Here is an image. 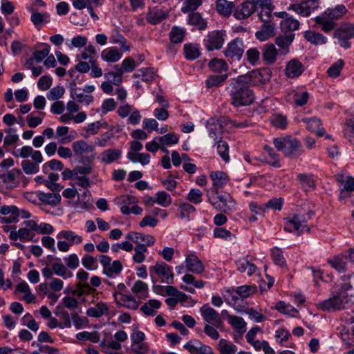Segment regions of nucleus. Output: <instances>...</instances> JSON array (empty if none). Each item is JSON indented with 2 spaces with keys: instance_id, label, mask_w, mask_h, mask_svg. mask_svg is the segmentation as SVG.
<instances>
[{
  "instance_id": "nucleus-1",
  "label": "nucleus",
  "mask_w": 354,
  "mask_h": 354,
  "mask_svg": "<svg viewBox=\"0 0 354 354\" xmlns=\"http://www.w3.org/2000/svg\"><path fill=\"white\" fill-rule=\"evenodd\" d=\"M249 82V77L244 75L232 80L230 94L232 104L234 106H248L254 102V95L250 88Z\"/></svg>"
},
{
  "instance_id": "nucleus-2",
  "label": "nucleus",
  "mask_w": 354,
  "mask_h": 354,
  "mask_svg": "<svg viewBox=\"0 0 354 354\" xmlns=\"http://www.w3.org/2000/svg\"><path fill=\"white\" fill-rule=\"evenodd\" d=\"M274 145L279 151H282L288 157L297 158L302 153L299 142L290 137L275 138Z\"/></svg>"
},
{
  "instance_id": "nucleus-3",
  "label": "nucleus",
  "mask_w": 354,
  "mask_h": 354,
  "mask_svg": "<svg viewBox=\"0 0 354 354\" xmlns=\"http://www.w3.org/2000/svg\"><path fill=\"white\" fill-rule=\"evenodd\" d=\"M149 273L153 283H156L158 279L162 283L171 284L174 283V274L170 266L164 262H156L153 266L149 267Z\"/></svg>"
},
{
  "instance_id": "nucleus-4",
  "label": "nucleus",
  "mask_w": 354,
  "mask_h": 354,
  "mask_svg": "<svg viewBox=\"0 0 354 354\" xmlns=\"http://www.w3.org/2000/svg\"><path fill=\"white\" fill-rule=\"evenodd\" d=\"M314 215L313 211H309L306 215L297 214L292 217L286 218V222L284 226V230L291 232L292 231H297L299 234L302 232H309L310 228L307 225V221L310 220Z\"/></svg>"
},
{
  "instance_id": "nucleus-5",
  "label": "nucleus",
  "mask_w": 354,
  "mask_h": 354,
  "mask_svg": "<svg viewBox=\"0 0 354 354\" xmlns=\"http://www.w3.org/2000/svg\"><path fill=\"white\" fill-rule=\"evenodd\" d=\"M299 24H281V34L276 38L275 43L279 47L286 50L283 54H286L288 52V47L295 37L292 31L298 29Z\"/></svg>"
},
{
  "instance_id": "nucleus-6",
  "label": "nucleus",
  "mask_w": 354,
  "mask_h": 354,
  "mask_svg": "<svg viewBox=\"0 0 354 354\" xmlns=\"http://www.w3.org/2000/svg\"><path fill=\"white\" fill-rule=\"evenodd\" d=\"M342 281L344 283H340L337 284L336 283L337 287H340V292H337L335 295H333V310H341L345 308V305L347 304L350 298L348 295L346 293V291L351 288V285L348 282L349 276L343 275L341 277Z\"/></svg>"
},
{
  "instance_id": "nucleus-7",
  "label": "nucleus",
  "mask_w": 354,
  "mask_h": 354,
  "mask_svg": "<svg viewBox=\"0 0 354 354\" xmlns=\"http://www.w3.org/2000/svg\"><path fill=\"white\" fill-rule=\"evenodd\" d=\"M138 201L133 196H122L117 199V203L120 205V211L124 215L134 214L140 215L142 209L137 205Z\"/></svg>"
},
{
  "instance_id": "nucleus-8",
  "label": "nucleus",
  "mask_w": 354,
  "mask_h": 354,
  "mask_svg": "<svg viewBox=\"0 0 354 354\" xmlns=\"http://www.w3.org/2000/svg\"><path fill=\"white\" fill-rule=\"evenodd\" d=\"M98 259L103 267V274L107 277H112L118 275L121 272L122 265L119 260L111 262V257L104 254L100 255Z\"/></svg>"
},
{
  "instance_id": "nucleus-9",
  "label": "nucleus",
  "mask_w": 354,
  "mask_h": 354,
  "mask_svg": "<svg viewBox=\"0 0 354 354\" xmlns=\"http://www.w3.org/2000/svg\"><path fill=\"white\" fill-rule=\"evenodd\" d=\"M207 196L209 203L221 212L230 213L235 209L236 202L229 194L225 193L218 196L216 201H212L209 196Z\"/></svg>"
},
{
  "instance_id": "nucleus-10",
  "label": "nucleus",
  "mask_w": 354,
  "mask_h": 354,
  "mask_svg": "<svg viewBox=\"0 0 354 354\" xmlns=\"http://www.w3.org/2000/svg\"><path fill=\"white\" fill-rule=\"evenodd\" d=\"M200 313L205 324H212L216 328L223 326V321L221 315L209 304H204L201 307Z\"/></svg>"
},
{
  "instance_id": "nucleus-11",
  "label": "nucleus",
  "mask_w": 354,
  "mask_h": 354,
  "mask_svg": "<svg viewBox=\"0 0 354 354\" xmlns=\"http://www.w3.org/2000/svg\"><path fill=\"white\" fill-rule=\"evenodd\" d=\"M335 37L339 40L341 46L345 48H349L351 44L348 40L354 37V24H343L341 27L336 29Z\"/></svg>"
},
{
  "instance_id": "nucleus-12",
  "label": "nucleus",
  "mask_w": 354,
  "mask_h": 354,
  "mask_svg": "<svg viewBox=\"0 0 354 354\" xmlns=\"http://www.w3.org/2000/svg\"><path fill=\"white\" fill-rule=\"evenodd\" d=\"M225 30H214L209 32L205 39V46L209 51L220 49L224 43Z\"/></svg>"
},
{
  "instance_id": "nucleus-13",
  "label": "nucleus",
  "mask_w": 354,
  "mask_h": 354,
  "mask_svg": "<svg viewBox=\"0 0 354 354\" xmlns=\"http://www.w3.org/2000/svg\"><path fill=\"white\" fill-rule=\"evenodd\" d=\"M243 52V41L236 38L227 44L223 53L225 56L227 58L239 60L242 57Z\"/></svg>"
},
{
  "instance_id": "nucleus-14",
  "label": "nucleus",
  "mask_w": 354,
  "mask_h": 354,
  "mask_svg": "<svg viewBox=\"0 0 354 354\" xmlns=\"http://www.w3.org/2000/svg\"><path fill=\"white\" fill-rule=\"evenodd\" d=\"M318 6L319 0H305L300 3L290 5L288 9L301 16L308 17Z\"/></svg>"
},
{
  "instance_id": "nucleus-15",
  "label": "nucleus",
  "mask_w": 354,
  "mask_h": 354,
  "mask_svg": "<svg viewBox=\"0 0 354 354\" xmlns=\"http://www.w3.org/2000/svg\"><path fill=\"white\" fill-rule=\"evenodd\" d=\"M170 9L162 7H154L149 10L147 15L148 22H160L171 19Z\"/></svg>"
},
{
  "instance_id": "nucleus-16",
  "label": "nucleus",
  "mask_w": 354,
  "mask_h": 354,
  "mask_svg": "<svg viewBox=\"0 0 354 354\" xmlns=\"http://www.w3.org/2000/svg\"><path fill=\"white\" fill-rule=\"evenodd\" d=\"M301 121L306 124V129L311 133H315L318 137L325 136L326 139H330V135L325 133L324 129L319 118H303Z\"/></svg>"
},
{
  "instance_id": "nucleus-17",
  "label": "nucleus",
  "mask_w": 354,
  "mask_h": 354,
  "mask_svg": "<svg viewBox=\"0 0 354 354\" xmlns=\"http://www.w3.org/2000/svg\"><path fill=\"white\" fill-rule=\"evenodd\" d=\"M72 149L77 156H85L84 153H91L90 155H95V147L93 145H88L85 140H80L73 142L72 144Z\"/></svg>"
},
{
  "instance_id": "nucleus-18",
  "label": "nucleus",
  "mask_w": 354,
  "mask_h": 354,
  "mask_svg": "<svg viewBox=\"0 0 354 354\" xmlns=\"http://www.w3.org/2000/svg\"><path fill=\"white\" fill-rule=\"evenodd\" d=\"M254 11V5L250 1H247L242 3L234 10V16L238 20H244L253 14Z\"/></svg>"
},
{
  "instance_id": "nucleus-19",
  "label": "nucleus",
  "mask_w": 354,
  "mask_h": 354,
  "mask_svg": "<svg viewBox=\"0 0 354 354\" xmlns=\"http://www.w3.org/2000/svg\"><path fill=\"white\" fill-rule=\"evenodd\" d=\"M95 155H88L82 156V158L80 159V161L84 165L75 167L74 169L75 174H81L85 176L91 174L93 171L92 165L95 159Z\"/></svg>"
},
{
  "instance_id": "nucleus-20",
  "label": "nucleus",
  "mask_w": 354,
  "mask_h": 354,
  "mask_svg": "<svg viewBox=\"0 0 354 354\" xmlns=\"http://www.w3.org/2000/svg\"><path fill=\"white\" fill-rule=\"evenodd\" d=\"M122 151L118 149H109L102 151L98 157L101 163L110 165L121 158Z\"/></svg>"
},
{
  "instance_id": "nucleus-21",
  "label": "nucleus",
  "mask_w": 354,
  "mask_h": 354,
  "mask_svg": "<svg viewBox=\"0 0 354 354\" xmlns=\"http://www.w3.org/2000/svg\"><path fill=\"white\" fill-rule=\"evenodd\" d=\"M304 71L302 64L297 59L289 61L285 68V74L289 78H295L301 75Z\"/></svg>"
},
{
  "instance_id": "nucleus-22",
  "label": "nucleus",
  "mask_w": 354,
  "mask_h": 354,
  "mask_svg": "<svg viewBox=\"0 0 354 354\" xmlns=\"http://www.w3.org/2000/svg\"><path fill=\"white\" fill-rule=\"evenodd\" d=\"M278 55V50L273 44H267L262 48V58L266 65L273 64Z\"/></svg>"
},
{
  "instance_id": "nucleus-23",
  "label": "nucleus",
  "mask_w": 354,
  "mask_h": 354,
  "mask_svg": "<svg viewBox=\"0 0 354 354\" xmlns=\"http://www.w3.org/2000/svg\"><path fill=\"white\" fill-rule=\"evenodd\" d=\"M287 101L290 103H294L297 106H301L307 103L309 94L307 91H298L295 90L290 91L287 95Z\"/></svg>"
},
{
  "instance_id": "nucleus-24",
  "label": "nucleus",
  "mask_w": 354,
  "mask_h": 354,
  "mask_svg": "<svg viewBox=\"0 0 354 354\" xmlns=\"http://www.w3.org/2000/svg\"><path fill=\"white\" fill-rule=\"evenodd\" d=\"M185 262L187 270L192 272L201 274L205 270L203 263L195 254H192L187 256Z\"/></svg>"
},
{
  "instance_id": "nucleus-25",
  "label": "nucleus",
  "mask_w": 354,
  "mask_h": 354,
  "mask_svg": "<svg viewBox=\"0 0 354 354\" xmlns=\"http://www.w3.org/2000/svg\"><path fill=\"white\" fill-rule=\"evenodd\" d=\"M276 34V28L274 24H263L259 30L256 32L255 36L257 39L264 41L272 37Z\"/></svg>"
},
{
  "instance_id": "nucleus-26",
  "label": "nucleus",
  "mask_w": 354,
  "mask_h": 354,
  "mask_svg": "<svg viewBox=\"0 0 354 354\" xmlns=\"http://www.w3.org/2000/svg\"><path fill=\"white\" fill-rule=\"evenodd\" d=\"M210 178L213 181L212 192L215 194L218 193V189L224 187L228 180L227 174L221 171H212Z\"/></svg>"
},
{
  "instance_id": "nucleus-27",
  "label": "nucleus",
  "mask_w": 354,
  "mask_h": 354,
  "mask_svg": "<svg viewBox=\"0 0 354 354\" xmlns=\"http://www.w3.org/2000/svg\"><path fill=\"white\" fill-rule=\"evenodd\" d=\"M70 88L71 97L73 100L87 105L93 101V97L91 95H85L82 93L77 92L75 79L70 84Z\"/></svg>"
},
{
  "instance_id": "nucleus-28",
  "label": "nucleus",
  "mask_w": 354,
  "mask_h": 354,
  "mask_svg": "<svg viewBox=\"0 0 354 354\" xmlns=\"http://www.w3.org/2000/svg\"><path fill=\"white\" fill-rule=\"evenodd\" d=\"M227 321L240 335H242L246 331L247 324L242 317L227 315Z\"/></svg>"
},
{
  "instance_id": "nucleus-29",
  "label": "nucleus",
  "mask_w": 354,
  "mask_h": 354,
  "mask_svg": "<svg viewBox=\"0 0 354 354\" xmlns=\"http://www.w3.org/2000/svg\"><path fill=\"white\" fill-rule=\"evenodd\" d=\"M234 8V4L227 0H217L216 2V10L221 15L227 17L230 16Z\"/></svg>"
},
{
  "instance_id": "nucleus-30",
  "label": "nucleus",
  "mask_w": 354,
  "mask_h": 354,
  "mask_svg": "<svg viewBox=\"0 0 354 354\" xmlns=\"http://www.w3.org/2000/svg\"><path fill=\"white\" fill-rule=\"evenodd\" d=\"M21 174V171L18 169L10 170L4 174H0V178L2 181L11 187H15L17 185L18 183L16 180V177Z\"/></svg>"
},
{
  "instance_id": "nucleus-31",
  "label": "nucleus",
  "mask_w": 354,
  "mask_h": 354,
  "mask_svg": "<svg viewBox=\"0 0 354 354\" xmlns=\"http://www.w3.org/2000/svg\"><path fill=\"white\" fill-rule=\"evenodd\" d=\"M161 306V302L157 299H150L140 308V310L147 316H154L156 310Z\"/></svg>"
},
{
  "instance_id": "nucleus-32",
  "label": "nucleus",
  "mask_w": 354,
  "mask_h": 354,
  "mask_svg": "<svg viewBox=\"0 0 354 354\" xmlns=\"http://www.w3.org/2000/svg\"><path fill=\"white\" fill-rule=\"evenodd\" d=\"M122 53L117 48H108L102 50V59L106 62H116L121 59Z\"/></svg>"
},
{
  "instance_id": "nucleus-33",
  "label": "nucleus",
  "mask_w": 354,
  "mask_h": 354,
  "mask_svg": "<svg viewBox=\"0 0 354 354\" xmlns=\"http://www.w3.org/2000/svg\"><path fill=\"white\" fill-rule=\"evenodd\" d=\"M148 290L147 284L140 280H137L131 288L132 292L136 294L138 299H142L148 297Z\"/></svg>"
},
{
  "instance_id": "nucleus-34",
  "label": "nucleus",
  "mask_w": 354,
  "mask_h": 354,
  "mask_svg": "<svg viewBox=\"0 0 354 354\" xmlns=\"http://www.w3.org/2000/svg\"><path fill=\"white\" fill-rule=\"evenodd\" d=\"M57 237L67 240L71 245L80 244L83 241L82 236L71 230H62L57 234Z\"/></svg>"
},
{
  "instance_id": "nucleus-35",
  "label": "nucleus",
  "mask_w": 354,
  "mask_h": 354,
  "mask_svg": "<svg viewBox=\"0 0 354 354\" xmlns=\"http://www.w3.org/2000/svg\"><path fill=\"white\" fill-rule=\"evenodd\" d=\"M209 68L214 73H222L228 70V66L225 60L222 59L214 58L208 64Z\"/></svg>"
},
{
  "instance_id": "nucleus-36",
  "label": "nucleus",
  "mask_w": 354,
  "mask_h": 354,
  "mask_svg": "<svg viewBox=\"0 0 354 354\" xmlns=\"http://www.w3.org/2000/svg\"><path fill=\"white\" fill-rule=\"evenodd\" d=\"M236 266L241 272H246L248 275L253 274L257 270V266L251 263L248 259H243L236 261Z\"/></svg>"
},
{
  "instance_id": "nucleus-37",
  "label": "nucleus",
  "mask_w": 354,
  "mask_h": 354,
  "mask_svg": "<svg viewBox=\"0 0 354 354\" xmlns=\"http://www.w3.org/2000/svg\"><path fill=\"white\" fill-rule=\"evenodd\" d=\"M186 30L178 26H174L169 32V40L172 44L183 42L185 36Z\"/></svg>"
},
{
  "instance_id": "nucleus-38",
  "label": "nucleus",
  "mask_w": 354,
  "mask_h": 354,
  "mask_svg": "<svg viewBox=\"0 0 354 354\" xmlns=\"http://www.w3.org/2000/svg\"><path fill=\"white\" fill-rule=\"evenodd\" d=\"M108 311L107 306L102 302H100L94 307L89 308L86 310V315L92 317H100Z\"/></svg>"
},
{
  "instance_id": "nucleus-39",
  "label": "nucleus",
  "mask_w": 354,
  "mask_h": 354,
  "mask_svg": "<svg viewBox=\"0 0 354 354\" xmlns=\"http://www.w3.org/2000/svg\"><path fill=\"white\" fill-rule=\"evenodd\" d=\"M39 198L42 202L54 205L59 204L61 201V196L59 192L40 193Z\"/></svg>"
},
{
  "instance_id": "nucleus-40",
  "label": "nucleus",
  "mask_w": 354,
  "mask_h": 354,
  "mask_svg": "<svg viewBox=\"0 0 354 354\" xmlns=\"http://www.w3.org/2000/svg\"><path fill=\"white\" fill-rule=\"evenodd\" d=\"M52 268L56 275L62 277L64 279H66L73 276V273L62 263H53L52 264Z\"/></svg>"
},
{
  "instance_id": "nucleus-41",
  "label": "nucleus",
  "mask_w": 354,
  "mask_h": 354,
  "mask_svg": "<svg viewBox=\"0 0 354 354\" xmlns=\"http://www.w3.org/2000/svg\"><path fill=\"white\" fill-rule=\"evenodd\" d=\"M344 133L350 141L354 140V115H351L346 119L344 127Z\"/></svg>"
},
{
  "instance_id": "nucleus-42",
  "label": "nucleus",
  "mask_w": 354,
  "mask_h": 354,
  "mask_svg": "<svg viewBox=\"0 0 354 354\" xmlns=\"http://www.w3.org/2000/svg\"><path fill=\"white\" fill-rule=\"evenodd\" d=\"M237 347L232 343L225 339H220L218 342V350L221 354H234Z\"/></svg>"
},
{
  "instance_id": "nucleus-43",
  "label": "nucleus",
  "mask_w": 354,
  "mask_h": 354,
  "mask_svg": "<svg viewBox=\"0 0 354 354\" xmlns=\"http://www.w3.org/2000/svg\"><path fill=\"white\" fill-rule=\"evenodd\" d=\"M304 37L308 41L315 45L323 44L326 43V38L321 34L314 31L308 30L305 32Z\"/></svg>"
},
{
  "instance_id": "nucleus-44",
  "label": "nucleus",
  "mask_w": 354,
  "mask_h": 354,
  "mask_svg": "<svg viewBox=\"0 0 354 354\" xmlns=\"http://www.w3.org/2000/svg\"><path fill=\"white\" fill-rule=\"evenodd\" d=\"M95 289L92 288L88 283H78L76 285V289L72 291V295L76 297H82L84 295L90 294Z\"/></svg>"
},
{
  "instance_id": "nucleus-45",
  "label": "nucleus",
  "mask_w": 354,
  "mask_h": 354,
  "mask_svg": "<svg viewBox=\"0 0 354 354\" xmlns=\"http://www.w3.org/2000/svg\"><path fill=\"white\" fill-rule=\"evenodd\" d=\"M184 53L186 59L190 60L196 59L200 56L198 48L193 44H185Z\"/></svg>"
},
{
  "instance_id": "nucleus-46",
  "label": "nucleus",
  "mask_w": 354,
  "mask_h": 354,
  "mask_svg": "<svg viewBox=\"0 0 354 354\" xmlns=\"http://www.w3.org/2000/svg\"><path fill=\"white\" fill-rule=\"evenodd\" d=\"M155 195L156 203L162 207H167L172 203L170 195L165 192H158Z\"/></svg>"
},
{
  "instance_id": "nucleus-47",
  "label": "nucleus",
  "mask_w": 354,
  "mask_h": 354,
  "mask_svg": "<svg viewBox=\"0 0 354 354\" xmlns=\"http://www.w3.org/2000/svg\"><path fill=\"white\" fill-rule=\"evenodd\" d=\"M6 136L4 138V145L11 146L15 144L19 140V136L16 133V130L13 128H8L5 129Z\"/></svg>"
},
{
  "instance_id": "nucleus-48",
  "label": "nucleus",
  "mask_w": 354,
  "mask_h": 354,
  "mask_svg": "<svg viewBox=\"0 0 354 354\" xmlns=\"http://www.w3.org/2000/svg\"><path fill=\"white\" fill-rule=\"evenodd\" d=\"M297 178L300 181V183L305 191H308L310 189L314 188L315 186L314 180L307 174H300L297 176Z\"/></svg>"
},
{
  "instance_id": "nucleus-49",
  "label": "nucleus",
  "mask_w": 354,
  "mask_h": 354,
  "mask_svg": "<svg viewBox=\"0 0 354 354\" xmlns=\"http://www.w3.org/2000/svg\"><path fill=\"white\" fill-rule=\"evenodd\" d=\"M69 129L68 127H58L56 130V134L57 137H59V143L60 144H68L72 141V138L70 136H67Z\"/></svg>"
},
{
  "instance_id": "nucleus-50",
  "label": "nucleus",
  "mask_w": 354,
  "mask_h": 354,
  "mask_svg": "<svg viewBox=\"0 0 354 354\" xmlns=\"http://www.w3.org/2000/svg\"><path fill=\"white\" fill-rule=\"evenodd\" d=\"M162 145H175L178 142V137L174 133H169L163 136L156 137Z\"/></svg>"
},
{
  "instance_id": "nucleus-51",
  "label": "nucleus",
  "mask_w": 354,
  "mask_h": 354,
  "mask_svg": "<svg viewBox=\"0 0 354 354\" xmlns=\"http://www.w3.org/2000/svg\"><path fill=\"white\" fill-rule=\"evenodd\" d=\"M218 153L225 162L230 160L229 147L226 142L219 140L217 146Z\"/></svg>"
},
{
  "instance_id": "nucleus-52",
  "label": "nucleus",
  "mask_w": 354,
  "mask_h": 354,
  "mask_svg": "<svg viewBox=\"0 0 354 354\" xmlns=\"http://www.w3.org/2000/svg\"><path fill=\"white\" fill-rule=\"evenodd\" d=\"M135 77H141L144 82H149L154 79L155 71L153 68H147L141 69L137 74H134Z\"/></svg>"
},
{
  "instance_id": "nucleus-53",
  "label": "nucleus",
  "mask_w": 354,
  "mask_h": 354,
  "mask_svg": "<svg viewBox=\"0 0 354 354\" xmlns=\"http://www.w3.org/2000/svg\"><path fill=\"white\" fill-rule=\"evenodd\" d=\"M65 93V89L62 86H57L51 88L47 94L49 100L54 101L61 98Z\"/></svg>"
},
{
  "instance_id": "nucleus-54",
  "label": "nucleus",
  "mask_w": 354,
  "mask_h": 354,
  "mask_svg": "<svg viewBox=\"0 0 354 354\" xmlns=\"http://www.w3.org/2000/svg\"><path fill=\"white\" fill-rule=\"evenodd\" d=\"M21 167L23 171L28 175L34 174L39 171V166L29 160H23L21 162Z\"/></svg>"
},
{
  "instance_id": "nucleus-55",
  "label": "nucleus",
  "mask_w": 354,
  "mask_h": 354,
  "mask_svg": "<svg viewBox=\"0 0 354 354\" xmlns=\"http://www.w3.org/2000/svg\"><path fill=\"white\" fill-rule=\"evenodd\" d=\"M227 77V74L225 73L220 75H212L206 80V84L208 88L218 86L223 82Z\"/></svg>"
},
{
  "instance_id": "nucleus-56",
  "label": "nucleus",
  "mask_w": 354,
  "mask_h": 354,
  "mask_svg": "<svg viewBox=\"0 0 354 354\" xmlns=\"http://www.w3.org/2000/svg\"><path fill=\"white\" fill-rule=\"evenodd\" d=\"M83 266L88 270H93L97 268V260L89 254H85L82 259Z\"/></svg>"
},
{
  "instance_id": "nucleus-57",
  "label": "nucleus",
  "mask_w": 354,
  "mask_h": 354,
  "mask_svg": "<svg viewBox=\"0 0 354 354\" xmlns=\"http://www.w3.org/2000/svg\"><path fill=\"white\" fill-rule=\"evenodd\" d=\"M202 3V0H185L183 2L181 10L183 12L195 10Z\"/></svg>"
},
{
  "instance_id": "nucleus-58",
  "label": "nucleus",
  "mask_w": 354,
  "mask_h": 354,
  "mask_svg": "<svg viewBox=\"0 0 354 354\" xmlns=\"http://www.w3.org/2000/svg\"><path fill=\"white\" fill-rule=\"evenodd\" d=\"M344 254L336 256L333 258V268L338 272H345L346 270V262Z\"/></svg>"
},
{
  "instance_id": "nucleus-59",
  "label": "nucleus",
  "mask_w": 354,
  "mask_h": 354,
  "mask_svg": "<svg viewBox=\"0 0 354 354\" xmlns=\"http://www.w3.org/2000/svg\"><path fill=\"white\" fill-rule=\"evenodd\" d=\"M264 149L268 156V162L270 165L279 167L280 166L277 155L274 153V149L268 145L264 147Z\"/></svg>"
},
{
  "instance_id": "nucleus-60",
  "label": "nucleus",
  "mask_w": 354,
  "mask_h": 354,
  "mask_svg": "<svg viewBox=\"0 0 354 354\" xmlns=\"http://www.w3.org/2000/svg\"><path fill=\"white\" fill-rule=\"evenodd\" d=\"M275 308L281 313L290 315L292 313H297L298 311L296 308L291 306L289 304H286L284 301H279L276 306Z\"/></svg>"
},
{
  "instance_id": "nucleus-61",
  "label": "nucleus",
  "mask_w": 354,
  "mask_h": 354,
  "mask_svg": "<svg viewBox=\"0 0 354 354\" xmlns=\"http://www.w3.org/2000/svg\"><path fill=\"white\" fill-rule=\"evenodd\" d=\"M203 193L197 189H192L187 195V199L191 203L198 204L202 201Z\"/></svg>"
},
{
  "instance_id": "nucleus-62",
  "label": "nucleus",
  "mask_w": 354,
  "mask_h": 354,
  "mask_svg": "<svg viewBox=\"0 0 354 354\" xmlns=\"http://www.w3.org/2000/svg\"><path fill=\"white\" fill-rule=\"evenodd\" d=\"M246 56L248 62L254 66L256 65L259 60L260 53L257 48H252L247 50Z\"/></svg>"
},
{
  "instance_id": "nucleus-63",
  "label": "nucleus",
  "mask_w": 354,
  "mask_h": 354,
  "mask_svg": "<svg viewBox=\"0 0 354 354\" xmlns=\"http://www.w3.org/2000/svg\"><path fill=\"white\" fill-rule=\"evenodd\" d=\"M272 259L275 264L279 266H283L286 264V260L282 254V251L277 248L272 250Z\"/></svg>"
},
{
  "instance_id": "nucleus-64",
  "label": "nucleus",
  "mask_w": 354,
  "mask_h": 354,
  "mask_svg": "<svg viewBox=\"0 0 354 354\" xmlns=\"http://www.w3.org/2000/svg\"><path fill=\"white\" fill-rule=\"evenodd\" d=\"M131 351L135 354H147L149 346L146 343H132Z\"/></svg>"
}]
</instances>
